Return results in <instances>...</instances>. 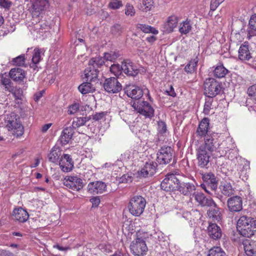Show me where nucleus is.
I'll use <instances>...</instances> for the list:
<instances>
[{"mask_svg":"<svg viewBox=\"0 0 256 256\" xmlns=\"http://www.w3.org/2000/svg\"><path fill=\"white\" fill-rule=\"evenodd\" d=\"M236 228L240 235L250 238L256 231V220L246 216H240L237 222Z\"/></svg>","mask_w":256,"mask_h":256,"instance_id":"1","label":"nucleus"},{"mask_svg":"<svg viewBox=\"0 0 256 256\" xmlns=\"http://www.w3.org/2000/svg\"><path fill=\"white\" fill-rule=\"evenodd\" d=\"M146 203L145 198L142 196H133L130 198L128 206L130 213L135 216H140L144 211Z\"/></svg>","mask_w":256,"mask_h":256,"instance_id":"2","label":"nucleus"},{"mask_svg":"<svg viewBox=\"0 0 256 256\" xmlns=\"http://www.w3.org/2000/svg\"><path fill=\"white\" fill-rule=\"evenodd\" d=\"M184 178V176L178 173L168 174L162 182L160 187L166 192L177 190L180 182Z\"/></svg>","mask_w":256,"mask_h":256,"instance_id":"3","label":"nucleus"},{"mask_svg":"<svg viewBox=\"0 0 256 256\" xmlns=\"http://www.w3.org/2000/svg\"><path fill=\"white\" fill-rule=\"evenodd\" d=\"M204 94L208 98H214L220 94L222 87L220 84L214 78L206 80L204 84Z\"/></svg>","mask_w":256,"mask_h":256,"instance_id":"4","label":"nucleus"},{"mask_svg":"<svg viewBox=\"0 0 256 256\" xmlns=\"http://www.w3.org/2000/svg\"><path fill=\"white\" fill-rule=\"evenodd\" d=\"M132 106L138 112L146 118H152L154 116V109L146 101L134 102Z\"/></svg>","mask_w":256,"mask_h":256,"instance_id":"5","label":"nucleus"},{"mask_svg":"<svg viewBox=\"0 0 256 256\" xmlns=\"http://www.w3.org/2000/svg\"><path fill=\"white\" fill-rule=\"evenodd\" d=\"M130 248L136 256H144L148 251L146 242L141 238H138L134 240L130 245Z\"/></svg>","mask_w":256,"mask_h":256,"instance_id":"6","label":"nucleus"},{"mask_svg":"<svg viewBox=\"0 0 256 256\" xmlns=\"http://www.w3.org/2000/svg\"><path fill=\"white\" fill-rule=\"evenodd\" d=\"M156 161L160 164H166L173 158V150L170 146H162L157 152Z\"/></svg>","mask_w":256,"mask_h":256,"instance_id":"7","label":"nucleus"},{"mask_svg":"<svg viewBox=\"0 0 256 256\" xmlns=\"http://www.w3.org/2000/svg\"><path fill=\"white\" fill-rule=\"evenodd\" d=\"M6 126L10 133L16 137H19L24 134V126L16 118L8 120Z\"/></svg>","mask_w":256,"mask_h":256,"instance_id":"8","label":"nucleus"},{"mask_svg":"<svg viewBox=\"0 0 256 256\" xmlns=\"http://www.w3.org/2000/svg\"><path fill=\"white\" fill-rule=\"evenodd\" d=\"M64 184L73 190L78 191L83 186L82 180L77 176H68L65 178Z\"/></svg>","mask_w":256,"mask_h":256,"instance_id":"9","label":"nucleus"},{"mask_svg":"<svg viewBox=\"0 0 256 256\" xmlns=\"http://www.w3.org/2000/svg\"><path fill=\"white\" fill-rule=\"evenodd\" d=\"M104 90L110 93H117L122 90V85L115 78H106L104 83Z\"/></svg>","mask_w":256,"mask_h":256,"instance_id":"10","label":"nucleus"},{"mask_svg":"<svg viewBox=\"0 0 256 256\" xmlns=\"http://www.w3.org/2000/svg\"><path fill=\"white\" fill-rule=\"evenodd\" d=\"M48 4L46 0H32L30 6L29 7L28 10L32 13L33 17H38L48 5Z\"/></svg>","mask_w":256,"mask_h":256,"instance_id":"11","label":"nucleus"},{"mask_svg":"<svg viewBox=\"0 0 256 256\" xmlns=\"http://www.w3.org/2000/svg\"><path fill=\"white\" fill-rule=\"evenodd\" d=\"M212 153L204 150L203 147H199L197 150L196 155L199 166L202 168L206 166L210 162Z\"/></svg>","mask_w":256,"mask_h":256,"instance_id":"12","label":"nucleus"},{"mask_svg":"<svg viewBox=\"0 0 256 256\" xmlns=\"http://www.w3.org/2000/svg\"><path fill=\"white\" fill-rule=\"evenodd\" d=\"M227 206L231 212H238L242 208V200L239 196H234L228 198Z\"/></svg>","mask_w":256,"mask_h":256,"instance_id":"13","label":"nucleus"},{"mask_svg":"<svg viewBox=\"0 0 256 256\" xmlns=\"http://www.w3.org/2000/svg\"><path fill=\"white\" fill-rule=\"evenodd\" d=\"M157 164L153 162H146L141 170L138 172L140 177L146 178L153 176L156 172Z\"/></svg>","mask_w":256,"mask_h":256,"instance_id":"14","label":"nucleus"},{"mask_svg":"<svg viewBox=\"0 0 256 256\" xmlns=\"http://www.w3.org/2000/svg\"><path fill=\"white\" fill-rule=\"evenodd\" d=\"M122 72L130 76H135L139 72L136 66L130 60H126L122 62Z\"/></svg>","mask_w":256,"mask_h":256,"instance_id":"15","label":"nucleus"},{"mask_svg":"<svg viewBox=\"0 0 256 256\" xmlns=\"http://www.w3.org/2000/svg\"><path fill=\"white\" fill-rule=\"evenodd\" d=\"M195 186L189 182H184L183 179L180 182L178 190L184 196H190L194 194L196 192Z\"/></svg>","mask_w":256,"mask_h":256,"instance_id":"16","label":"nucleus"},{"mask_svg":"<svg viewBox=\"0 0 256 256\" xmlns=\"http://www.w3.org/2000/svg\"><path fill=\"white\" fill-rule=\"evenodd\" d=\"M106 185L104 182L96 181L90 182L88 186V191L93 194H101L106 192Z\"/></svg>","mask_w":256,"mask_h":256,"instance_id":"17","label":"nucleus"},{"mask_svg":"<svg viewBox=\"0 0 256 256\" xmlns=\"http://www.w3.org/2000/svg\"><path fill=\"white\" fill-rule=\"evenodd\" d=\"M225 143V142H224L222 143L221 144L219 145L216 140L210 136L208 134L204 138V144L200 146V147H203L204 150H207V151L212 153V152L216 150L218 148L220 149L221 145H223Z\"/></svg>","mask_w":256,"mask_h":256,"instance_id":"18","label":"nucleus"},{"mask_svg":"<svg viewBox=\"0 0 256 256\" xmlns=\"http://www.w3.org/2000/svg\"><path fill=\"white\" fill-rule=\"evenodd\" d=\"M59 165L64 172H69L74 167V162L70 155L64 154L60 159Z\"/></svg>","mask_w":256,"mask_h":256,"instance_id":"19","label":"nucleus"},{"mask_svg":"<svg viewBox=\"0 0 256 256\" xmlns=\"http://www.w3.org/2000/svg\"><path fill=\"white\" fill-rule=\"evenodd\" d=\"M144 92L140 88L134 85L128 86L125 88V93L132 99H140L143 96Z\"/></svg>","mask_w":256,"mask_h":256,"instance_id":"20","label":"nucleus"},{"mask_svg":"<svg viewBox=\"0 0 256 256\" xmlns=\"http://www.w3.org/2000/svg\"><path fill=\"white\" fill-rule=\"evenodd\" d=\"M194 200L202 206H212L214 201L212 198H206L202 192H194L193 194Z\"/></svg>","mask_w":256,"mask_h":256,"instance_id":"21","label":"nucleus"},{"mask_svg":"<svg viewBox=\"0 0 256 256\" xmlns=\"http://www.w3.org/2000/svg\"><path fill=\"white\" fill-rule=\"evenodd\" d=\"M238 58L242 61L249 60L252 58V54L249 50L248 42H244L238 50Z\"/></svg>","mask_w":256,"mask_h":256,"instance_id":"22","label":"nucleus"},{"mask_svg":"<svg viewBox=\"0 0 256 256\" xmlns=\"http://www.w3.org/2000/svg\"><path fill=\"white\" fill-rule=\"evenodd\" d=\"M178 20V18L175 16H169L166 22L163 24V31L168 33L172 32L174 29L176 27Z\"/></svg>","mask_w":256,"mask_h":256,"instance_id":"23","label":"nucleus"},{"mask_svg":"<svg viewBox=\"0 0 256 256\" xmlns=\"http://www.w3.org/2000/svg\"><path fill=\"white\" fill-rule=\"evenodd\" d=\"M210 120L208 118H204L200 122L197 128L196 134L200 138L206 136L208 134Z\"/></svg>","mask_w":256,"mask_h":256,"instance_id":"24","label":"nucleus"},{"mask_svg":"<svg viewBox=\"0 0 256 256\" xmlns=\"http://www.w3.org/2000/svg\"><path fill=\"white\" fill-rule=\"evenodd\" d=\"M208 234L214 240H218L222 236L220 228L215 223H210L208 227Z\"/></svg>","mask_w":256,"mask_h":256,"instance_id":"25","label":"nucleus"},{"mask_svg":"<svg viewBox=\"0 0 256 256\" xmlns=\"http://www.w3.org/2000/svg\"><path fill=\"white\" fill-rule=\"evenodd\" d=\"M74 134V129L71 127H67L63 130L59 140L60 144L62 145H66L68 144L72 138Z\"/></svg>","mask_w":256,"mask_h":256,"instance_id":"26","label":"nucleus"},{"mask_svg":"<svg viewBox=\"0 0 256 256\" xmlns=\"http://www.w3.org/2000/svg\"><path fill=\"white\" fill-rule=\"evenodd\" d=\"M12 215L16 220L21 222H26L29 216L28 212L22 208H15L13 211Z\"/></svg>","mask_w":256,"mask_h":256,"instance_id":"27","label":"nucleus"},{"mask_svg":"<svg viewBox=\"0 0 256 256\" xmlns=\"http://www.w3.org/2000/svg\"><path fill=\"white\" fill-rule=\"evenodd\" d=\"M244 248L248 256H256V244L254 242L246 240L243 242Z\"/></svg>","mask_w":256,"mask_h":256,"instance_id":"28","label":"nucleus"},{"mask_svg":"<svg viewBox=\"0 0 256 256\" xmlns=\"http://www.w3.org/2000/svg\"><path fill=\"white\" fill-rule=\"evenodd\" d=\"M9 75L10 78L16 82H22L25 77L24 71L18 68L11 69Z\"/></svg>","mask_w":256,"mask_h":256,"instance_id":"29","label":"nucleus"},{"mask_svg":"<svg viewBox=\"0 0 256 256\" xmlns=\"http://www.w3.org/2000/svg\"><path fill=\"white\" fill-rule=\"evenodd\" d=\"M207 212V214L210 218H212L214 220L219 222L221 220V212L220 208L214 202V204Z\"/></svg>","mask_w":256,"mask_h":256,"instance_id":"30","label":"nucleus"},{"mask_svg":"<svg viewBox=\"0 0 256 256\" xmlns=\"http://www.w3.org/2000/svg\"><path fill=\"white\" fill-rule=\"evenodd\" d=\"M84 72L86 81L92 82L97 80V77L99 72L98 69H94L92 67L88 66V67L84 70Z\"/></svg>","mask_w":256,"mask_h":256,"instance_id":"31","label":"nucleus"},{"mask_svg":"<svg viewBox=\"0 0 256 256\" xmlns=\"http://www.w3.org/2000/svg\"><path fill=\"white\" fill-rule=\"evenodd\" d=\"M220 189L222 194L226 196H230L234 194V190L230 182H221Z\"/></svg>","mask_w":256,"mask_h":256,"instance_id":"32","label":"nucleus"},{"mask_svg":"<svg viewBox=\"0 0 256 256\" xmlns=\"http://www.w3.org/2000/svg\"><path fill=\"white\" fill-rule=\"evenodd\" d=\"M43 52V50L39 48H35L34 50L33 55L32 58V64L30 66L34 70H36L37 68L36 64L40 62L42 60V54Z\"/></svg>","mask_w":256,"mask_h":256,"instance_id":"33","label":"nucleus"},{"mask_svg":"<svg viewBox=\"0 0 256 256\" xmlns=\"http://www.w3.org/2000/svg\"><path fill=\"white\" fill-rule=\"evenodd\" d=\"M62 154V150L58 146H54L48 155V160L52 162H56L60 159Z\"/></svg>","mask_w":256,"mask_h":256,"instance_id":"34","label":"nucleus"},{"mask_svg":"<svg viewBox=\"0 0 256 256\" xmlns=\"http://www.w3.org/2000/svg\"><path fill=\"white\" fill-rule=\"evenodd\" d=\"M89 81L83 82L78 87V90L82 94H86L88 93L93 92L95 91V88Z\"/></svg>","mask_w":256,"mask_h":256,"instance_id":"35","label":"nucleus"},{"mask_svg":"<svg viewBox=\"0 0 256 256\" xmlns=\"http://www.w3.org/2000/svg\"><path fill=\"white\" fill-rule=\"evenodd\" d=\"M104 63V59L102 57H96L92 58L88 62V66L92 68L98 69L100 68Z\"/></svg>","mask_w":256,"mask_h":256,"instance_id":"36","label":"nucleus"},{"mask_svg":"<svg viewBox=\"0 0 256 256\" xmlns=\"http://www.w3.org/2000/svg\"><path fill=\"white\" fill-rule=\"evenodd\" d=\"M192 28V26L190 21L187 19L186 20L180 23L178 30L182 34H186L190 32Z\"/></svg>","mask_w":256,"mask_h":256,"instance_id":"37","label":"nucleus"},{"mask_svg":"<svg viewBox=\"0 0 256 256\" xmlns=\"http://www.w3.org/2000/svg\"><path fill=\"white\" fill-rule=\"evenodd\" d=\"M136 28L144 33H152L156 34L158 32V30L146 24H136Z\"/></svg>","mask_w":256,"mask_h":256,"instance_id":"38","label":"nucleus"},{"mask_svg":"<svg viewBox=\"0 0 256 256\" xmlns=\"http://www.w3.org/2000/svg\"><path fill=\"white\" fill-rule=\"evenodd\" d=\"M228 70L222 64L216 66L214 70V76L217 78H222L228 73Z\"/></svg>","mask_w":256,"mask_h":256,"instance_id":"39","label":"nucleus"},{"mask_svg":"<svg viewBox=\"0 0 256 256\" xmlns=\"http://www.w3.org/2000/svg\"><path fill=\"white\" fill-rule=\"evenodd\" d=\"M11 93L15 98V102L17 104H20L22 103L23 96V92L22 88L18 87H15Z\"/></svg>","mask_w":256,"mask_h":256,"instance_id":"40","label":"nucleus"},{"mask_svg":"<svg viewBox=\"0 0 256 256\" xmlns=\"http://www.w3.org/2000/svg\"><path fill=\"white\" fill-rule=\"evenodd\" d=\"M91 119L90 116H86L82 118H76L74 120L72 123V128H76L85 124L86 122Z\"/></svg>","mask_w":256,"mask_h":256,"instance_id":"41","label":"nucleus"},{"mask_svg":"<svg viewBox=\"0 0 256 256\" xmlns=\"http://www.w3.org/2000/svg\"><path fill=\"white\" fill-rule=\"evenodd\" d=\"M208 256H226V254L220 247L214 246L209 250Z\"/></svg>","mask_w":256,"mask_h":256,"instance_id":"42","label":"nucleus"},{"mask_svg":"<svg viewBox=\"0 0 256 256\" xmlns=\"http://www.w3.org/2000/svg\"><path fill=\"white\" fill-rule=\"evenodd\" d=\"M152 0H142L139 5V8L143 12L150 10L153 6Z\"/></svg>","mask_w":256,"mask_h":256,"instance_id":"43","label":"nucleus"},{"mask_svg":"<svg viewBox=\"0 0 256 256\" xmlns=\"http://www.w3.org/2000/svg\"><path fill=\"white\" fill-rule=\"evenodd\" d=\"M110 71L115 76L118 78L122 74V65L119 64H113L110 67Z\"/></svg>","mask_w":256,"mask_h":256,"instance_id":"44","label":"nucleus"},{"mask_svg":"<svg viewBox=\"0 0 256 256\" xmlns=\"http://www.w3.org/2000/svg\"><path fill=\"white\" fill-rule=\"evenodd\" d=\"M123 32L124 28L121 25L118 24H114L110 28L111 34L116 36H120Z\"/></svg>","mask_w":256,"mask_h":256,"instance_id":"45","label":"nucleus"},{"mask_svg":"<svg viewBox=\"0 0 256 256\" xmlns=\"http://www.w3.org/2000/svg\"><path fill=\"white\" fill-rule=\"evenodd\" d=\"M120 56L118 52H110L105 53L103 58L104 60L114 62Z\"/></svg>","mask_w":256,"mask_h":256,"instance_id":"46","label":"nucleus"},{"mask_svg":"<svg viewBox=\"0 0 256 256\" xmlns=\"http://www.w3.org/2000/svg\"><path fill=\"white\" fill-rule=\"evenodd\" d=\"M25 58L24 54L20 55L12 60L11 64L14 66H23L24 65Z\"/></svg>","mask_w":256,"mask_h":256,"instance_id":"47","label":"nucleus"},{"mask_svg":"<svg viewBox=\"0 0 256 256\" xmlns=\"http://www.w3.org/2000/svg\"><path fill=\"white\" fill-rule=\"evenodd\" d=\"M198 61L191 60L189 63L185 66L184 70L187 73L192 74L195 72L196 67L197 66Z\"/></svg>","mask_w":256,"mask_h":256,"instance_id":"48","label":"nucleus"},{"mask_svg":"<svg viewBox=\"0 0 256 256\" xmlns=\"http://www.w3.org/2000/svg\"><path fill=\"white\" fill-rule=\"evenodd\" d=\"M208 188H210L212 190H215L218 186V180L216 179V176L213 174L212 178L206 183Z\"/></svg>","mask_w":256,"mask_h":256,"instance_id":"49","label":"nucleus"},{"mask_svg":"<svg viewBox=\"0 0 256 256\" xmlns=\"http://www.w3.org/2000/svg\"><path fill=\"white\" fill-rule=\"evenodd\" d=\"M108 7L112 10H117L123 6L122 2L120 0H111L108 4Z\"/></svg>","mask_w":256,"mask_h":256,"instance_id":"50","label":"nucleus"},{"mask_svg":"<svg viewBox=\"0 0 256 256\" xmlns=\"http://www.w3.org/2000/svg\"><path fill=\"white\" fill-rule=\"evenodd\" d=\"M212 98H208L206 100L204 112L206 114H209L210 110L212 108V103L213 102Z\"/></svg>","mask_w":256,"mask_h":256,"instance_id":"51","label":"nucleus"},{"mask_svg":"<svg viewBox=\"0 0 256 256\" xmlns=\"http://www.w3.org/2000/svg\"><path fill=\"white\" fill-rule=\"evenodd\" d=\"M80 108V105L78 103H74L68 106V112L69 114H74L76 113Z\"/></svg>","mask_w":256,"mask_h":256,"instance_id":"52","label":"nucleus"},{"mask_svg":"<svg viewBox=\"0 0 256 256\" xmlns=\"http://www.w3.org/2000/svg\"><path fill=\"white\" fill-rule=\"evenodd\" d=\"M135 10L132 5L130 4H127L126 6L125 14L126 16H132L135 14Z\"/></svg>","mask_w":256,"mask_h":256,"instance_id":"53","label":"nucleus"},{"mask_svg":"<svg viewBox=\"0 0 256 256\" xmlns=\"http://www.w3.org/2000/svg\"><path fill=\"white\" fill-rule=\"evenodd\" d=\"M158 132L161 134H164L166 132V123L163 121H158Z\"/></svg>","mask_w":256,"mask_h":256,"instance_id":"54","label":"nucleus"},{"mask_svg":"<svg viewBox=\"0 0 256 256\" xmlns=\"http://www.w3.org/2000/svg\"><path fill=\"white\" fill-rule=\"evenodd\" d=\"M224 0H211L210 5V10H215L218 6Z\"/></svg>","mask_w":256,"mask_h":256,"instance_id":"55","label":"nucleus"},{"mask_svg":"<svg viewBox=\"0 0 256 256\" xmlns=\"http://www.w3.org/2000/svg\"><path fill=\"white\" fill-rule=\"evenodd\" d=\"M248 93L250 96H252L256 100V84L250 86L248 90Z\"/></svg>","mask_w":256,"mask_h":256,"instance_id":"56","label":"nucleus"},{"mask_svg":"<svg viewBox=\"0 0 256 256\" xmlns=\"http://www.w3.org/2000/svg\"><path fill=\"white\" fill-rule=\"evenodd\" d=\"M249 26L252 30L256 31V14L251 16L249 21Z\"/></svg>","mask_w":256,"mask_h":256,"instance_id":"57","label":"nucleus"},{"mask_svg":"<svg viewBox=\"0 0 256 256\" xmlns=\"http://www.w3.org/2000/svg\"><path fill=\"white\" fill-rule=\"evenodd\" d=\"M106 114V112H96L92 116V119L95 121H98L104 118Z\"/></svg>","mask_w":256,"mask_h":256,"instance_id":"58","label":"nucleus"},{"mask_svg":"<svg viewBox=\"0 0 256 256\" xmlns=\"http://www.w3.org/2000/svg\"><path fill=\"white\" fill-rule=\"evenodd\" d=\"M12 6V2L9 0H0V6L6 9H10Z\"/></svg>","mask_w":256,"mask_h":256,"instance_id":"59","label":"nucleus"},{"mask_svg":"<svg viewBox=\"0 0 256 256\" xmlns=\"http://www.w3.org/2000/svg\"><path fill=\"white\" fill-rule=\"evenodd\" d=\"M248 166V165L244 166L243 168L246 169V170H242L240 172V178H241L243 180H247L248 175L246 174V170Z\"/></svg>","mask_w":256,"mask_h":256,"instance_id":"60","label":"nucleus"},{"mask_svg":"<svg viewBox=\"0 0 256 256\" xmlns=\"http://www.w3.org/2000/svg\"><path fill=\"white\" fill-rule=\"evenodd\" d=\"M212 175L213 174L211 172L203 174L202 176V179L203 181L206 184L209 180L210 178H212Z\"/></svg>","mask_w":256,"mask_h":256,"instance_id":"61","label":"nucleus"},{"mask_svg":"<svg viewBox=\"0 0 256 256\" xmlns=\"http://www.w3.org/2000/svg\"><path fill=\"white\" fill-rule=\"evenodd\" d=\"M90 202L93 206H98L100 203V199L98 196L94 197L90 199Z\"/></svg>","mask_w":256,"mask_h":256,"instance_id":"62","label":"nucleus"},{"mask_svg":"<svg viewBox=\"0 0 256 256\" xmlns=\"http://www.w3.org/2000/svg\"><path fill=\"white\" fill-rule=\"evenodd\" d=\"M1 82L2 84V85L5 86L6 84H9L11 82V80L7 78L4 77L3 76L1 78Z\"/></svg>","mask_w":256,"mask_h":256,"instance_id":"63","label":"nucleus"},{"mask_svg":"<svg viewBox=\"0 0 256 256\" xmlns=\"http://www.w3.org/2000/svg\"><path fill=\"white\" fill-rule=\"evenodd\" d=\"M4 86L5 90L10 92H11L12 91L14 88H15L12 86V82H11L9 84H6V85Z\"/></svg>","mask_w":256,"mask_h":256,"instance_id":"64","label":"nucleus"}]
</instances>
